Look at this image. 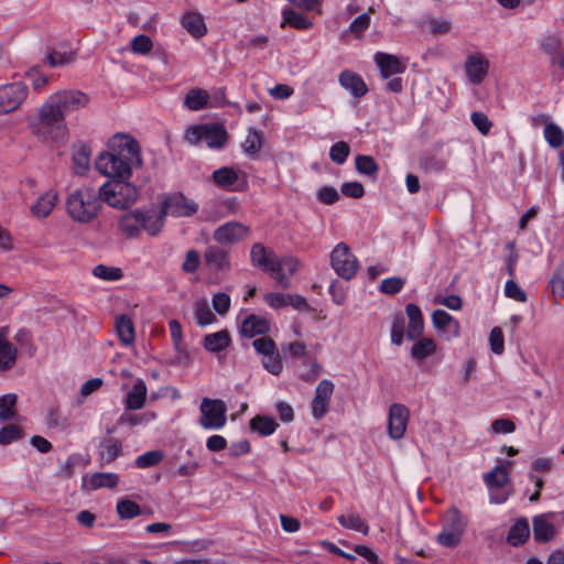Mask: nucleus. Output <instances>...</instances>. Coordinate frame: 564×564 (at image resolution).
<instances>
[{
	"label": "nucleus",
	"mask_w": 564,
	"mask_h": 564,
	"mask_svg": "<svg viewBox=\"0 0 564 564\" xmlns=\"http://www.w3.org/2000/svg\"><path fill=\"white\" fill-rule=\"evenodd\" d=\"M337 520L339 524L346 529L361 532L365 535H367L369 532L368 524L364 520H361V518L357 513L350 512L348 514H343L339 516Z\"/></svg>",
	"instance_id": "c03bdc74"
},
{
	"label": "nucleus",
	"mask_w": 564,
	"mask_h": 564,
	"mask_svg": "<svg viewBox=\"0 0 564 564\" xmlns=\"http://www.w3.org/2000/svg\"><path fill=\"white\" fill-rule=\"evenodd\" d=\"M462 534L463 532H459L458 529L452 530L444 527L437 535V542L443 546L454 547L459 544Z\"/></svg>",
	"instance_id": "864d4df0"
},
{
	"label": "nucleus",
	"mask_w": 564,
	"mask_h": 564,
	"mask_svg": "<svg viewBox=\"0 0 564 564\" xmlns=\"http://www.w3.org/2000/svg\"><path fill=\"white\" fill-rule=\"evenodd\" d=\"M555 527L546 520L544 514L533 518V534L538 542H549L555 536Z\"/></svg>",
	"instance_id": "2f4dec72"
},
{
	"label": "nucleus",
	"mask_w": 564,
	"mask_h": 564,
	"mask_svg": "<svg viewBox=\"0 0 564 564\" xmlns=\"http://www.w3.org/2000/svg\"><path fill=\"white\" fill-rule=\"evenodd\" d=\"M406 315L409 317V325L406 330V336L409 339L413 340L419 338L424 330V322L421 310L415 304H408L405 307Z\"/></svg>",
	"instance_id": "b1692460"
},
{
	"label": "nucleus",
	"mask_w": 564,
	"mask_h": 564,
	"mask_svg": "<svg viewBox=\"0 0 564 564\" xmlns=\"http://www.w3.org/2000/svg\"><path fill=\"white\" fill-rule=\"evenodd\" d=\"M89 150L82 145L73 153L74 171L77 175H84L89 169Z\"/></svg>",
	"instance_id": "09e8293b"
},
{
	"label": "nucleus",
	"mask_w": 564,
	"mask_h": 564,
	"mask_svg": "<svg viewBox=\"0 0 564 564\" xmlns=\"http://www.w3.org/2000/svg\"><path fill=\"white\" fill-rule=\"evenodd\" d=\"M530 536V527L527 519H519L510 529L507 541L512 546L522 545Z\"/></svg>",
	"instance_id": "72a5a7b5"
},
{
	"label": "nucleus",
	"mask_w": 564,
	"mask_h": 564,
	"mask_svg": "<svg viewBox=\"0 0 564 564\" xmlns=\"http://www.w3.org/2000/svg\"><path fill=\"white\" fill-rule=\"evenodd\" d=\"M116 511L118 517L123 520L133 519L141 514L140 506L128 498L120 499L117 502Z\"/></svg>",
	"instance_id": "49530a36"
},
{
	"label": "nucleus",
	"mask_w": 564,
	"mask_h": 564,
	"mask_svg": "<svg viewBox=\"0 0 564 564\" xmlns=\"http://www.w3.org/2000/svg\"><path fill=\"white\" fill-rule=\"evenodd\" d=\"M446 162L434 156H424L420 161V166L427 173H440L445 169Z\"/></svg>",
	"instance_id": "338daca9"
},
{
	"label": "nucleus",
	"mask_w": 564,
	"mask_h": 564,
	"mask_svg": "<svg viewBox=\"0 0 564 564\" xmlns=\"http://www.w3.org/2000/svg\"><path fill=\"white\" fill-rule=\"evenodd\" d=\"M330 264L335 272L345 280H350L358 270L357 258L344 242H339L332 251Z\"/></svg>",
	"instance_id": "9d476101"
},
{
	"label": "nucleus",
	"mask_w": 564,
	"mask_h": 564,
	"mask_svg": "<svg viewBox=\"0 0 564 564\" xmlns=\"http://www.w3.org/2000/svg\"><path fill=\"white\" fill-rule=\"evenodd\" d=\"M169 328L173 340V345L177 351V361L181 362L183 358H187V351L185 346L183 345L181 324L177 321L172 319L169 323Z\"/></svg>",
	"instance_id": "37998d69"
},
{
	"label": "nucleus",
	"mask_w": 564,
	"mask_h": 564,
	"mask_svg": "<svg viewBox=\"0 0 564 564\" xmlns=\"http://www.w3.org/2000/svg\"><path fill=\"white\" fill-rule=\"evenodd\" d=\"M375 62L384 78L394 74H401L405 70V66L395 55L378 52L375 55Z\"/></svg>",
	"instance_id": "4be33fe9"
},
{
	"label": "nucleus",
	"mask_w": 564,
	"mask_h": 564,
	"mask_svg": "<svg viewBox=\"0 0 564 564\" xmlns=\"http://www.w3.org/2000/svg\"><path fill=\"white\" fill-rule=\"evenodd\" d=\"M282 14H283L282 26H284V24H289L299 30H308L313 25L312 21H310L307 18L295 12L292 9H284Z\"/></svg>",
	"instance_id": "a18cd8bd"
},
{
	"label": "nucleus",
	"mask_w": 564,
	"mask_h": 564,
	"mask_svg": "<svg viewBox=\"0 0 564 564\" xmlns=\"http://www.w3.org/2000/svg\"><path fill=\"white\" fill-rule=\"evenodd\" d=\"M25 77L31 82L34 90H37V91L41 90L42 88H44L50 82V77L42 74V72L40 70V67H37V66L30 68L25 73Z\"/></svg>",
	"instance_id": "4d7b16f0"
},
{
	"label": "nucleus",
	"mask_w": 564,
	"mask_h": 564,
	"mask_svg": "<svg viewBox=\"0 0 564 564\" xmlns=\"http://www.w3.org/2000/svg\"><path fill=\"white\" fill-rule=\"evenodd\" d=\"M93 274L105 281H118L123 276L120 268L98 264L94 268Z\"/></svg>",
	"instance_id": "603ef678"
},
{
	"label": "nucleus",
	"mask_w": 564,
	"mask_h": 564,
	"mask_svg": "<svg viewBox=\"0 0 564 564\" xmlns=\"http://www.w3.org/2000/svg\"><path fill=\"white\" fill-rule=\"evenodd\" d=\"M511 462H506L502 467L496 466L492 470L484 475V481L489 488H501L508 480L507 467L511 466Z\"/></svg>",
	"instance_id": "c9c22d12"
},
{
	"label": "nucleus",
	"mask_w": 564,
	"mask_h": 564,
	"mask_svg": "<svg viewBox=\"0 0 564 564\" xmlns=\"http://www.w3.org/2000/svg\"><path fill=\"white\" fill-rule=\"evenodd\" d=\"M122 453V444L119 440L110 438L100 442L99 444V460L101 465L112 463Z\"/></svg>",
	"instance_id": "c756f323"
},
{
	"label": "nucleus",
	"mask_w": 564,
	"mask_h": 564,
	"mask_svg": "<svg viewBox=\"0 0 564 564\" xmlns=\"http://www.w3.org/2000/svg\"><path fill=\"white\" fill-rule=\"evenodd\" d=\"M52 97L58 104L65 117L67 113L86 108L90 101V97L87 94L77 89L58 90Z\"/></svg>",
	"instance_id": "f8f14e48"
},
{
	"label": "nucleus",
	"mask_w": 564,
	"mask_h": 564,
	"mask_svg": "<svg viewBox=\"0 0 564 564\" xmlns=\"http://www.w3.org/2000/svg\"><path fill=\"white\" fill-rule=\"evenodd\" d=\"M101 200L118 209L132 206L139 196L137 187L127 181H108L100 188Z\"/></svg>",
	"instance_id": "20e7f679"
},
{
	"label": "nucleus",
	"mask_w": 564,
	"mask_h": 564,
	"mask_svg": "<svg viewBox=\"0 0 564 564\" xmlns=\"http://www.w3.org/2000/svg\"><path fill=\"white\" fill-rule=\"evenodd\" d=\"M119 228L128 238L139 236L145 230L150 236H156L161 231V220L156 216H150L140 209L123 214L119 218Z\"/></svg>",
	"instance_id": "423d86ee"
},
{
	"label": "nucleus",
	"mask_w": 564,
	"mask_h": 564,
	"mask_svg": "<svg viewBox=\"0 0 564 564\" xmlns=\"http://www.w3.org/2000/svg\"><path fill=\"white\" fill-rule=\"evenodd\" d=\"M432 323L434 327L440 332L447 333L452 337L459 336L460 326L458 321L444 310H435L433 312Z\"/></svg>",
	"instance_id": "aec40b11"
},
{
	"label": "nucleus",
	"mask_w": 564,
	"mask_h": 564,
	"mask_svg": "<svg viewBox=\"0 0 564 564\" xmlns=\"http://www.w3.org/2000/svg\"><path fill=\"white\" fill-rule=\"evenodd\" d=\"M489 67L490 63L485 55L480 53L468 55L464 64V70L468 83L471 85L481 84L488 75Z\"/></svg>",
	"instance_id": "2eb2a0df"
},
{
	"label": "nucleus",
	"mask_w": 564,
	"mask_h": 564,
	"mask_svg": "<svg viewBox=\"0 0 564 564\" xmlns=\"http://www.w3.org/2000/svg\"><path fill=\"white\" fill-rule=\"evenodd\" d=\"M147 399V386L143 380L138 379L132 389L128 392L126 398L127 410H139L141 409Z\"/></svg>",
	"instance_id": "473e14b6"
},
{
	"label": "nucleus",
	"mask_w": 564,
	"mask_h": 564,
	"mask_svg": "<svg viewBox=\"0 0 564 564\" xmlns=\"http://www.w3.org/2000/svg\"><path fill=\"white\" fill-rule=\"evenodd\" d=\"M276 270L271 272V276L276 281V283L283 288H290V280L288 275L294 274L299 269V261L292 257L278 258Z\"/></svg>",
	"instance_id": "6ab92c4d"
},
{
	"label": "nucleus",
	"mask_w": 564,
	"mask_h": 564,
	"mask_svg": "<svg viewBox=\"0 0 564 564\" xmlns=\"http://www.w3.org/2000/svg\"><path fill=\"white\" fill-rule=\"evenodd\" d=\"M263 141V132L258 129L250 128L248 130V135L241 147L247 155L250 158H256L262 148Z\"/></svg>",
	"instance_id": "f704fd0d"
},
{
	"label": "nucleus",
	"mask_w": 564,
	"mask_h": 564,
	"mask_svg": "<svg viewBox=\"0 0 564 564\" xmlns=\"http://www.w3.org/2000/svg\"><path fill=\"white\" fill-rule=\"evenodd\" d=\"M533 121L535 123L542 122L545 124L544 128V138L550 147L552 148H560L564 143V132L563 130L555 123L549 121L547 116H539L538 118H534Z\"/></svg>",
	"instance_id": "cd10ccee"
},
{
	"label": "nucleus",
	"mask_w": 564,
	"mask_h": 564,
	"mask_svg": "<svg viewBox=\"0 0 564 564\" xmlns=\"http://www.w3.org/2000/svg\"><path fill=\"white\" fill-rule=\"evenodd\" d=\"M164 455L161 451H150L147 452L135 459V465L139 468H148L158 465L162 459Z\"/></svg>",
	"instance_id": "6e6d98bb"
},
{
	"label": "nucleus",
	"mask_w": 564,
	"mask_h": 564,
	"mask_svg": "<svg viewBox=\"0 0 564 564\" xmlns=\"http://www.w3.org/2000/svg\"><path fill=\"white\" fill-rule=\"evenodd\" d=\"M108 149L96 159L97 171L111 181H128L132 167L142 164L138 141L129 134L119 133L109 140Z\"/></svg>",
	"instance_id": "f257e3e1"
},
{
	"label": "nucleus",
	"mask_w": 564,
	"mask_h": 564,
	"mask_svg": "<svg viewBox=\"0 0 564 564\" xmlns=\"http://www.w3.org/2000/svg\"><path fill=\"white\" fill-rule=\"evenodd\" d=\"M436 351V344L432 338H422L417 340L411 349V356L414 359L423 360Z\"/></svg>",
	"instance_id": "a19ab883"
},
{
	"label": "nucleus",
	"mask_w": 564,
	"mask_h": 564,
	"mask_svg": "<svg viewBox=\"0 0 564 564\" xmlns=\"http://www.w3.org/2000/svg\"><path fill=\"white\" fill-rule=\"evenodd\" d=\"M18 357L17 347L0 333V371H8L13 368Z\"/></svg>",
	"instance_id": "c85d7f7f"
},
{
	"label": "nucleus",
	"mask_w": 564,
	"mask_h": 564,
	"mask_svg": "<svg viewBox=\"0 0 564 564\" xmlns=\"http://www.w3.org/2000/svg\"><path fill=\"white\" fill-rule=\"evenodd\" d=\"M45 61L51 67L67 65L74 61V53L52 52L46 55Z\"/></svg>",
	"instance_id": "69168bd1"
},
{
	"label": "nucleus",
	"mask_w": 564,
	"mask_h": 564,
	"mask_svg": "<svg viewBox=\"0 0 564 564\" xmlns=\"http://www.w3.org/2000/svg\"><path fill=\"white\" fill-rule=\"evenodd\" d=\"M200 264V257L197 250L191 249L185 254V260L182 264V270L185 273H194Z\"/></svg>",
	"instance_id": "774afa93"
},
{
	"label": "nucleus",
	"mask_w": 564,
	"mask_h": 564,
	"mask_svg": "<svg viewBox=\"0 0 564 564\" xmlns=\"http://www.w3.org/2000/svg\"><path fill=\"white\" fill-rule=\"evenodd\" d=\"M404 283L405 281L399 276L388 278L381 282L379 290L383 294L394 295L403 289Z\"/></svg>",
	"instance_id": "bf43d9fd"
},
{
	"label": "nucleus",
	"mask_w": 564,
	"mask_h": 564,
	"mask_svg": "<svg viewBox=\"0 0 564 564\" xmlns=\"http://www.w3.org/2000/svg\"><path fill=\"white\" fill-rule=\"evenodd\" d=\"M249 232L248 226L239 221H229L214 230L213 239L220 245H232L247 238Z\"/></svg>",
	"instance_id": "4468645a"
},
{
	"label": "nucleus",
	"mask_w": 564,
	"mask_h": 564,
	"mask_svg": "<svg viewBox=\"0 0 564 564\" xmlns=\"http://www.w3.org/2000/svg\"><path fill=\"white\" fill-rule=\"evenodd\" d=\"M119 475L115 473H94L86 480L84 479V487L88 490H97L100 488H116L119 484Z\"/></svg>",
	"instance_id": "393cba45"
},
{
	"label": "nucleus",
	"mask_w": 564,
	"mask_h": 564,
	"mask_svg": "<svg viewBox=\"0 0 564 564\" xmlns=\"http://www.w3.org/2000/svg\"><path fill=\"white\" fill-rule=\"evenodd\" d=\"M204 261L209 270L228 272L231 269L230 256L224 248L210 245L204 251Z\"/></svg>",
	"instance_id": "dca6fc26"
},
{
	"label": "nucleus",
	"mask_w": 564,
	"mask_h": 564,
	"mask_svg": "<svg viewBox=\"0 0 564 564\" xmlns=\"http://www.w3.org/2000/svg\"><path fill=\"white\" fill-rule=\"evenodd\" d=\"M231 343L229 332L221 329L219 332L208 334L203 338V347L213 354L225 350Z\"/></svg>",
	"instance_id": "bb28decb"
},
{
	"label": "nucleus",
	"mask_w": 564,
	"mask_h": 564,
	"mask_svg": "<svg viewBox=\"0 0 564 564\" xmlns=\"http://www.w3.org/2000/svg\"><path fill=\"white\" fill-rule=\"evenodd\" d=\"M198 210V204L187 198L182 193H174L165 196L161 202V209L156 219L161 220V229L164 226L165 217H191Z\"/></svg>",
	"instance_id": "0eeeda50"
},
{
	"label": "nucleus",
	"mask_w": 564,
	"mask_h": 564,
	"mask_svg": "<svg viewBox=\"0 0 564 564\" xmlns=\"http://www.w3.org/2000/svg\"><path fill=\"white\" fill-rule=\"evenodd\" d=\"M278 426L279 424L274 419L265 415H257L250 421L251 430L258 432L262 436L273 434Z\"/></svg>",
	"instance_id": "ea45409f"
},
{
	"label": "nucleus",
	"mask_w": 564,
	"mask_h": 564,
	"mask_svg": "<svg viewBox=\"0 0 564 564\" xmlns=\"http://www.w3.org/2000/svg\"><path fill=\"white\" fill-rule=\"evenodd\" d=\"M99 191L83 186L73 191L66 199V209L70 218L80 224L95 219L101 209Z\"/></svg>",
	"instance_id": "7ed1b4c3"
},
{
	"label": "nucleus",
	"mask_w": 564,
	"mask_h": 564,
	"mask_svg": "<svg viewBox=\"0 0 564 564\" xmlns=\"http://www.w3.org/2000/svg\"><path fill=\"white\" fill-rule=\"evenodd\" d=\"M516 431V424L512 420L500 417L492 421L489 432L492 434H510Z\"/></svg>",
	"instance_id": "052dcab7"
},
{
	"label": "nucleus",
	"mask_w": 564,
	"mask_h": 564,
	"mask_svg": "<svg viewBox=\"0 0 564 564\" xmlns=\"http://www.w3.org/2000/svg\"><path fill=\"white\" fill-rule=\"evenodd\" d=\"M58 195L54 191H47L41 195L32 206V214L39 218L47 217L56 205Z\"/></svg>",
	"instance_id": "7c9ffc66"
},
{
	"label": "nucleus",
	"mask_w": 564,
	"mask_h": 564,
	"mask_svg": "<svg viewBox=\"0 0 564 564\" xmlns=\"http://www.w3.org/2000/svg\"><path fill=\"white\" fill-rule=\"evenodd\" d=\"M251 263L271 274L272 271L276 270L278 256L274 251L267 249L261 243H254L250 251Z\"/></svg>",
	"instance_id": "f3484780"
},
{
	"label": "nucleus",
	"mask_w": 564,
	"mask_h": 564,
	"mask_svg": "<svg viewBox=\"0 0 564 564\" xmlns=\"http://www.w3.org/2000/svg\"><path fill=\"white\" fill-rule=\"evenodd\" d=\"M199 424L206 430H219L227 422V405L223 400L204 398L200 406Z\"/></svg>",
	"instance_id": "6e6552de"
},
{
	"label": "nucleus",
	"mask_w": 564,
	"mask_h": 564,
	"mask_svg": "<svg viewBox=\"0 0 564 564\" xmlns=\"http://www.w3.org/2000/svg\"><path fill=\"white\" fill-rule=\"evenodd\" d=\"M370 25V15L368 12H365L358 15L349 25V31L358 39L362 36V33Z\"/></svg>",
	"instance_id": "0e129e2a"
},
{
	"label": "nucleus",
	"mask_w": 564,
	"mask_h": 564,
	"mask_svg": "<svg viewBox=\"0 0 564 564\" xmlns=\"http://www.w3.org/2000/svg\"><path fill=\"white\" fill-rule=\"evenodd\" d=\"M66 117L52 95L37 109L30 123L33 134L41 141H58L67 135Z\"/></svg>",
	"instance_id": "f03ea898"
},
{
	"label": "nucleus",
	"mask_w": 564,
	"mask_h": 564,
	"mask_svg": "<svg viewBox=\"0 0 564 564\" xmlns=\"http://www.w3.org/2000/svg\"><path fill=\"white\" fill-rule=\"evenodd\" d=\"M209 95L202 88L191 89L184 98V106L189 110H202L207 106Z\"/></svg>",
	"instance_id": "e433bc0d"
},
{
	"label": "nucleus",
	"mask_w": 564,
	"mask_h": 564,
	"mask_svg": "<svg viewBox=\"0 0 564 564\" xmlns=\"http://www.w3.org/2000/svg\"><path fill=\"white\" fill-rule=\"evenodd\" d=\"M153 48V43L148 35L140 34L131 40V50L133 53L145 55Z\"/></svg>",
	"instance_id": "13d9d810"
},
{
	"label": "nucleus",
	"mask_w": 564,
	"mask_h": 564,
	"mask_svg": "<svg viewBox=\"0 0 564 564\" xmlns=\"http://www.w3.org/2000/svg\"><path fill=\"white\" fill-rule=\"evenodd\" d=\"M283 351H289L293 357H302L303 362H311V370L306 373H303L301 378L305 381L315 380L321 373V366L316 362V360H312L310 355L306 352V346L301 341H293L282 347Z\"/></svg>",
	"instance_id": "a211bd4d"
},
{
	"label": "nucleus",
	"mask_w": 564,
	"mask_h": 564,
	"mask_svg": "<svg viewBox=\"0 0 564 564\" xmlns=\"http://www.w3.org/2000/svg\"><path fill=\"white\" fill-rule=\"evenodd\" d=\"M116 329L123 345H131L134 340V327L132 321L127 315H121L116 319Z\"/></svg>",
	"instance_id": "58836bf2"
},
{
	"label": "nucleus",
	"mask_w": 564,
	"mask_h": 564,
	"mask_svg": "<svg viewBox=\"0 0 564 564\" xmlns=\"http://www.w3.org/2000/svg\"><path fill=\"white\" fill-rule=\"evenodd\" d=\"M404 337V317L402 315H395L391 325V341L392 344L400 346Z\"/></svg>",
	"instance_id": "e2e57ef3"
},
{
	"label": "nucleus",
	"mask_w": 564,
	"mask_h": 564,
	"mask_svg": "<svg viewBox=\"0 0 564 564\" xmlns=\"http://www.w3.org/2000/svg\"><path fill=\"white\" fill-rule=\"evenodd\" d=\"M194 314L199 326H207L216 321L206 299H200L195 303Z\"/></svg>",
	"instance_id": "79ce46f5"
},
{
	"label": "nucleus",
	"mask_w": 564,
	"mask_h": 564,
	"mask_svg": "<svg viewBox=\"0 0 564 564\" xmlns=\"http://www.w3.org/2000/svg\"><path fill=\"white\" fill-rule=\"evenodd\" d=\"M212 178L214 183L225 189L240 191L242 187L239 183V173L229 166H223L213 172Z\"/></svg>",
	"instance_id": "412c9836"
},
{
	"label": "nucleus",
	"mask_w": 564,
	"mask_h": 564,
	"mask_svg": "<svg viewBox=\"0 0 564 564\" xmlns=\"http://www.w3.org/2000/svg\"><path fill=\"white\" fill-rule=\"evenodd\" d=\"M29 95L23 82L0 85V115H8L19 109Z\"/></svg>",
	"instance_id": "1a4fd4ad"
},
{
	"label": "nucleus",
	"mask_w": 564,
	"mask_h": 564,
	"mask_svg": "<svg viewBox=\"0 0 564 564\" xmlns=\"http://www.w3.org/2000/svg\"><path fill=\"white\" fill-rule=\"evenodd\" d=\"M410 419L409 409L400 403H393L389 409L388 435L392 440H401L406 431Z\"/></svg>",
	"instance_id": "ddd939ff"
},
{
	"label": "nucleus",
	"mask_w": 564,
	"mask_h": 564,
	"mask_svg": "<svg viewBox=\"0 0 564 564\" xmlns=\"http://www.w3.org/2000/svg\"><path fill=\"white\" fill-rule=\"evenodd\" d=\"M549 286L555 299H564V261H562L554 270Z\"/></svg>",
	"instance_id": "de8ad7c7"
},
{
	"label": "nucleus",
	"mask_w": 564,
	"mask_h": 564,
	"mask_svg": "<svg viewBox=\"0 0 564 564\" xmlns=\"http://www.w3.org/2000/svg\"><path fill=\"white\" fill-rule=\"evenodd\" d=\"M350 153V148L345 141H338L330 147L329 158L336 164H344Z\"/></svg>",
	"instance_id": "5fc2aeb1"
},
{
	"label": "nucleus",
	"mask_w": 564,
	"mask_h": 564,
	"mask_svg": "<svg viewBox=\"0 0 564 564\" xmlns=\"http://www.w3.org/2000/svg\"><path fill=\"white\" fill-rule=\"evenodd\" d=\"M252 346L262 356V366L267 371L274 376L282 372L283 362L272 338L262 336L254 339Z\"/></svg>",
	"instance_id": "9b49d317"
},
{
	"label": "nucleus",
	"mask_w": 564,
	"mask_h": 564,
	"mask_svg": "<svg viewBox=\"0 0 564 564\" xmlns=\"http://www.w3.org/2000/svg\"><path fill=\"white\" fill-rule=\"evenodd\" d=\"M355 165L358 173L368 176H376L379 171L376 160L370 155H357L355 159Z\"/></svg>",
	"instance_id": "8fccbe9b"
},
{
	"label": "nucleus",
	"mask_w": 564,
	"mask_h": 564,
	"mask_svg": "<svg viewBox=\"0 0 564 564\" xmlns=\"http://www.w3.org/2000/svg\"><path fill=\"white\" fill-rule=\"evenodd\" d=\"M182 24L187 32L196 39L205 35L207 29L203 18L197 13H186L182 18Z\"/></svg>",
	"instance_id": "4c0bfd02"
},
{
	"label": "nucleus",
	"mask_w": 564,
	"mask_h": 564,
	"mask_svg": "<svg viewBox=\"0 0 564 564\" xmlns=\"http://www.w3.org/2000/svg\"><path fill=\"white\" fill-rule=\"evenodd\" d=\"M184 138L191 145L205 141L210 149H221L227 143L228 134L219 123H202L188 127Z\"/></svg>",
	"instance_id": "39448f33"
},
{
	"label": "nucleus",
	"mask_w": 564,
	"mask_h": 564,
	"mask_svg": "<svg viewBox=\"0 0 564 564\" xmlns=\"http://www.w3.org/2000/svg\"><path fill=\"white\" fill-rule=\"evenodd\" d=\"M339 84L357 98L362 97L368 90L364 79L358 74L350 70L340 73Z\"/></svg>",
	"instance_id": "a878e982"
},
{
	"label": "nucleus",
	"mask_w": 564,
	"mask_h": 564,
	"mask_svg": "<svg viewBox=\"0 0 564 564\" xmlns=\"http://www.w3.org/2000/svg\"><path fill=\"white\" fill-rule=\"evenodd\" d=\"M541 48L542 51L552 56L562 48V40L554 34H546L541 40Z\"/></svg>",
	"instance_id": "680f3d73"
},
{
	"label": "nucleus",
	"mask_w": 564,
	"mask_h": 564,
	"mask_svg": "<svg viewBox=\"0 0 564 564\" xmlns=\"http://www.w3.org/2000/svg\"><path fill=\"white\" fill-rule=\"evenodd\" d=\"M17 395L9 393L0 397V421L13 419L15 416Z\"/></svg>",
	"instance_id": "3c124183"
},
{
	"label": "nucleus",
	"mask_w": 564,
	"mask_h": 564,
	"mask_svg": "<svg viewBox=\"0 0 564 564\" xmlns=\"http://www.w3.org/2000/svg\"><path fill=\"white\" fill-rule=\"evenodd\" d=\"M269 322L261 316L250 314L241 324L240 333L242 336L252 338L257 335H264L269 332Z\"/></svg>",
	"instance_id": "5701e85b"
}]
</instances>
